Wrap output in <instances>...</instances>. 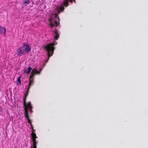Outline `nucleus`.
<instances>
[{"label":"nucleus","instance_id":"14","mask_svg":"<svg viewBox=\"0 0 148 148\" xmlns=\"http://www.w3.org/2000/svg\"><path fill=\"white\" fill-rule=\"evenodd\" d=\"M21 77H18L17 79V81L19 83V84L21 85V80L20 79Z\"/></svg>","mask_w":148,"mask_h":148},{"label":"nucleus","instance_id":"2","mask_svg":"<svg viewBox=\"0 0 148 148\" xmlns=\"http://www.w3.org/2000/svg\"><path fill=\"white\" fill-rule=\"evenodd\" d=\"M56 45L54 43L47 44L46 45L44 46L45 50L47 52L48 56V59L46 61L47 62L49 58L53 53L55 49L54 45Z\"/></svg>","mask_w":148,"mask_h":148},{"label":"nucleus","instance_id":"16","mask_svg":"<svg viewBox=\"0 0 148 148\" xmlns=\"http://www.w3.org/2000/svg\"><path fill=\"white\" fill-rule=\"evenodd\" d=\"M30 108V109H29L30 111V112H32V108H30V107H29L28 108Z\"/></svg>","mask_w":148,"mask_h":148},{"label":"nucleus","instance_id":"10","mask_svg":"<svg viewBox=\"0 0 148 148\" xmlns=\"http://www.w3.org/2000/svg\"><path fill=\"white\" fill-rule=\"evenodd\" d=\"M60 10H58L57 13H56L54 14V16L56 18H58L59 21L60 20V19H59V18L58 16V14H59L60 12ZM60 10L63 11L64 10Z\"/></svg>","mask_w":148,"mask_h":148},{"label":"nucleus","instance_id":"9","mask_svg":"<svg viewBox=\"0 0 148 148\" xmlns=\"http://www.w3.org/2000/svg\"><path fill=\"white\" fill-rule=\"evenodd\" d=\"M6 33V28L0 26V34H3L4 35H5Z\"/></svg>","mask_w":148,"mask_h":148},{"label":"nucleus","instance_id":"12","mask_svg":"<svg viewBox=\"0 0 148 148\" xmlns=\"http://www.w3.org/2000/svg\"><path fill=\"white\" fill-rule=\"evenodd\" d=\"M32 69V68L30 66H29L28 68V70L27 71H25V72L27 74H28L30 72Z\"/></svg>","mask_w":148,"mask_h":148},{"label":"nucleus","instance_id":"8","mask_svg":"<svg viewBox=\"0 0 148 148\" xmlns=\"http://www.w3.org/2000/svg\"><path fill=\"white\" fill-rule=\"evenodd\" d=\"M49 21L51 27H53L55 26H58V22L56 20H55L54 21L51 18L49 19Z\"/></svg>","mask_w":148,"mask_h":148},{"label":"nucleus","instance_id":"11","mask_svg":"<svg viewBox=\"0 0 148 148\" xmlns=\"http://www.w3.org/2000/svg\"><path fill=\"white\" fill-rule=\"evenodd\" d=\"M55 35L54 36V38L55 39L58 40V38H59V35L58 34V30L57 29L55 30Z\"/></svg>","mask_w":148,"mask_h":148},{"label":"nucleus","instance_id":"6","mask_svg":"<svg viewBox=\"0 0 148 148\" xmlns=\"http://www.w3.org/2000/svg\"><path fill=\"white\" fill-rule=\"evenodd\" d=\"M75 0H74L75 2ZM73 2V0H64L63 3H61L60 9H64L65 8L67 7L68 5V2Z\"/></svg>","mask_w":148,"mask_h":148},{"label":"nucleus","instance_id":"1","mask_svg":"<svg viewBox=\"0 0 148 148\" xmlns=\"http://www.w3.org/2000/svg\"><path fill=\"white\" fill-rule=\"evenodd\" d=\"M40 73V72L37 71L35 69H32L31 73V75L30 76L29 83V84L28 87L27 89V93L25 94L23 97V103H25L26 102V100L27 96L28 94L29 90L30 89V87L34 84V82L33 80V77L36 74H39Z\"/></svg>","mask_w":148,"mask_h":148},{"label":"nucleus","instance_id":"3","mask_svg":"<svg viewBox=\"0 0 148 148\" xmlns=\"http://www.w3.org/2000/svg\"><path fill=\"white\" fill-rule=\"evenodd\" d=\"M24 110L25 112V113H24L25 116L26 118L28 119V123L30 124V125H31V124H32L31 121L29 119V118L28 110L29 107H30L31 108H32L31 102H29L27 104L26 103V102H25V103H24Z\"/></svg>","mask_w":148,"mask_h":148},{"label":"nucleus","instance_id":"13","mask_svg":"<svg viewBox=\"0 0 148 148\" xmlns=\"http://www.w3.org/2000/svg\"><path fill=\"white\" fill-rule=\"evenodd\" d=\"M31 1V0H26L23 3L25 5H27L30 3Z\"/></svg>","mask_w":148,"mask_h":148},{"label":"nucleus","instance_id":"5","mask_svg":"<svg viewBox=\"0 0 148 148\" xmlns=\"http://www.w3.org/2000/svg\"><path fill=\"white\" fill-rule=\"evenodd\" d=\"M31 135L32 136V140L33 142V148H37L36 145L37 142L36 140V139L37 138V137L36 136V133L33 132H32Z\"/></svg>","mask_w":148,"mask_h":148},{"label":"nucleus","instance_id":"15","mask_svg":"<svg viewBox=\"0 0 148 148\" xmlns=\"http://www.w3.org/2000/svg\"><path fill=\"white\" fill-rule=\"evenodd\" d=\"M31 127H32V132H34V131L35 130H34V127H33V125L32 124H31Z\"/></svg>","mask_w":148,"mask_h":148},{"label":"nucleus","instance_id":"7","mask_svg":"<svg viewBox=\"0 0 148 148\" xmlns=\"http://www.w3.org/2000/svg\"><path fill=\"white\" fill-rule=\"evenodd\" d=\"M16 52L17 55L20 56L25 55L26 53L22 47H19L17 49Z\"/></svg>","mask_w":148,"mask_h":148},{"label":"nucleus","instance_id":"17","mask_svg":"<svg viewBox=\"0 0 148 148\" xmlns=\"http://www.w3.org/2000/svg\"><path fill=\"white\" fill-rule=\"evenodd\" d=\"M42 70V69H41L40 70V71Z\"/></svg>","mask_w":148,"mask_h":148},{"label":"nucleus","instance_id":"4","mask_svg":"<svg viewBox=\"0 0 148 148\" xmlns=\"http://www.w3.org/2000/svg\"><path fill=\"white\" fill-rule=\"evenodd\" d=\"M26 53H29L31 50V47L27 42H23L22 47Z\"/></svg>","mask_w":148,"mask_h":148}]
</instances>
